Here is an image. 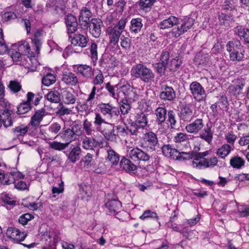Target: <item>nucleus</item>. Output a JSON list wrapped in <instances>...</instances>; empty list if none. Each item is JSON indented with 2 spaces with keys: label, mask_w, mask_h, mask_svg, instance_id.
I'll use <instances>...</instances> for the list:
<instances>
[{
  "label": "nucleus",
  "mask_w": 249,
  "mask_h": 249,
  "mask_svg": "<svg viewBox=\"0 0 249 249\" xmlns=\"http://www.w3.org/2000/svg\"><path fill=\"white\" fill-rule=\"evenodd\" d=\"M44 114L45 110L41 109L36 111L35 114L32 117L29 124L33 127L34 130H36L39 126Z\"/></svg>",
  "instance_id": "obj_26"
},
{
  "label": "nucleus",
  "mask_w": 249,
  "mask_h": 249,
  "mask_svg": "<svg viewBox=\"0 0 249 249\" xmlns=\"http://www.w3.org/2000/svg\"><path fill=\"white\" fill-rule=\"evenodd\" d=\"M69 39L71 44L74 46H78L82 48L85 47L88 43V39L84 35L80 34H76L74 36H72L71 35L69 36Z\"/></svg>",
  "instance_id": "obj_24"
},
{
  "label": "nucleus",
  "mask_w": 249,
  "mask_h": 249,
  "mask_svg": "<svg viewBox=\"0 0 249 249\" xmlns=\"http://www.w3.org/2000/svg\"><path fill=\"white\" fill-rule=\"evenodd\" d=\"M176 142L181 143L187 141L189 140L188 136L186 133H178L174 137Z\"/></svg>",
  "instance_id": "obj_62"
},
{
  "label": "nucleus",
  "mask_w": 249,
  "mask_h": 249,
  "mask_svg": "<svg viewBox=\"0 0 249 249\" xmlns=\"http://www.w3.org/2000/svg\"><path fill=\"white\" fill-rule=\"evenodd\" d=\"M62 81L66 84L71 86H75L78 82L76 75L71 72H65L62 77Z\"/></svg>",
  "instance_id": "obj_30"
},
{
  "label": "nucleus",
  "mask_w": 249,
  "mask_h": 249,
  "mask_svg": "<svg viewBox=\"0 0 249 249\" xmlns=\"http://www.w3.org/2000/svg\"><path fill=\"white\" fill-rule=\"evenodd\" d=\"M235 8L234 0H225L222 5V9L225 11H232Z\"/></svg>",
  "instance_id": "obj_55"
},
{
  "label": "nucleus",
  "mask_w": 249,
  "mask_h": 249,
  "mask_svg": "<svg viewBox=\"0 0 249 249\" xmlns=\"http://www.w3.org/2000/svg\"><path fill=\"white\" fill-rule=\"evenodd\" d=\"M182 62L181 59L179 57H176V58L171 60L169 69L170 71H176L181 65Z\"/></svg>",
  "instance_id": "obj_53"
},
{
  "label": "nucleus",
  "mask_w": 249,
  "mask_h": 249,
  "mask_svg": "<svg viewBox=\"0 0 249 249\" xmlns=\"http://www.w3.org/2000/svg\"><path fill=\"white\" fill-rule=\"evenodd\" d=\"M93 124L97 131L100 132L107 141L116 142L117 135L115 133L114 124L106 121L102 115L95 112Z\"/></svg>",
  "instance_id": "obj_1"
},
{
  "label": "nucleus",
  "mask_w": 249,
  "mask_h": 249,
  "mask_svg": "<svg viewBox=\"0 0 249 249\" xmlns=\"http://www.w3.org/2000/svg\"><path fill=\"white\" fill-rule=\"evenodd\" d=\"M121 103L120 108L122 114L123 115L128 114L131 109V106L128 103L127 100L126 99L122 100Z\"/></svg>",
  "instance_id": "obj_59"
},
{
  "label": "nucleus",
  "mask_w": 249,
  "mask_h": 249,
  "mask_svg": "<svg viewBox=\"0 0 249 249\" xmlns=\"http://www.w3.org/2000/svg\"><path fill=\"white\" fill-rule=\"evenodd\" d=\"M34 130L33 127L30 124L27 126L20 125L13 129V132L14 135L18 138L24 136L28 132L31 133L33 132Z\"/></svg>",
  "instance_id": "obj_31"
},
{
  "label": "nucleus",
  "mask_w": 249,
  "mask_h": 249,
  "mask_svg": "<svg viewBox=\"0 0 249 249\" xmlns=\"http://www.w3.org/2000/svg\"><path fill=\"white\" fill-rule=\"evenodd\" d=\"M167 118L171 127L175 128L177 123L175 112L173 110H168L167 112Z\"/></svg>",
  "instance_id": "obj_51"
},
{
  "label": "nucleus",
  "mask_w": 249,
  "mask_h": 249,
  "mask_svg": "<svg viewBox=\"0 0 249 249\" xmlns=\"http://www.w3.org/2000/svg\"><path fill=\"white\" fill-rule=\"evenodd\" d=\"M120 167L127 173H131L137 170V166L130 160L123 157L120 162Z\"/></svg>",
  "instance_id": "obj_25"
},
{
  "label": "nucleus",
  "mask_w": 249,
  "mask_h": 249,
  "mask_svg": "<svg viewBox=\"0 0 249 249\" xmlns=\"http://www.w3.org/2000/svg\"><path fill=\"white\" fill-rule=\"evenodd\" d=\"M106 33L108 37L109 43L113 45L118 43L122 34L112 26H109L107 28Z\"/></svg>",
  "instance_id": "obj_20"
},
{
  "label": "nucleus",
  "mask_w": 249,
  "mask_h": 249,
  "mask_svg": "<svg viewBox=\"0 0 249 249\" xmlns=\"http://www.w3.org/2000/svg\"><path fill=\"white\" fill-rule=\"evenodd\" d=\"M103 142L97 141L93 137H86L82 141V147L86 150H94L95 148L102 147Z\"/></svg>",
  "instance_id": "obj_17"
},
{
  "label": "nucleus",
  "mask_w": 249,
  "mask_h": 249,
  "mask_svg": "<svg viewBox=\"0 0 249 249\" xmlns=\"http://www.w3.org/2000/svg\"><path fill=\"white\" fill-rule=\"evenodd\" d=\"M120 45L123 50L128 51L131 47V39L128 37L122 36L120 38Z\"/></svg>",
  "instance_id": "obj_45"
},
{
  "label": "nucleus",
  "mask_w": 249,
  "mask_h": 249,
  "mask_svg": "<svg viewBox=\"0 0 249 249\" xmlns=\"http://www.w3.org/2000/svg\"><path fill=\"white\" fill-rule=\"evenodd\" d=\"M106 89L108 91L110 97H111L117 101L123 95L121 90V82L115 85V86L111 85L109 82L106 84Z\"/></svg>",
  "instance_id": "obj_12"
},
{
  "label": "nucleus",
  "mask_w": 249,
  "mask_h": 249,
  "mask_svg": "<svg viewBox=\"0 0 249 249\" xmlns=\"http://www.w3.org/2000/svg\"><path fill=\"white\" fill-rule=\"evenodd\" d=\"M131 75L136 78L149 83L154 80L155 74L153 71L143 64H137L131 69Z\"/></svg>",
  "instance_id": "obj_2"
},
{
  "label": "nucleus",
  "mask_w": 249,
  "mask_h": 249,
  "mask_svg": "<svg viewBox=\"0 0 249 249\" xmlns=\"http://www.w3.org/2000/svg\"><path fill=\"white\" fill-rule=\"evenodd\" d=\"M30 109V104L28 102H24L18 106L17 112L18 114H24L28 112Z\"/></svg>",
  "instance_id": "obj_49"
},
{
  "label": "nucleus",
  "mask_w": 249,
  "mask_h": 249,
  "mask_svg": "<svg viewBox=\"0 0 249 249\" xmlns=\"http://www.w3.org/2000/svg\"><path fill=\"white\" fill-rule=\"evenodd\" d=\"M199 137L209 144L211 143L213 139V131L211 127L207 124L206 127L199 133Z\"/></svg>",
  "instance_id": "obj_34"
},
{
  "label": "nucleus",
  "mask_w": 249,
  "mask_h": 249,
  "mask_svg": "<svg viewBox=\"0 0 249 249\" xmlns=\"http://www.w3.org/2000/svg\"><path fill=\"white\" fill-rule=\"evenodd\" d=\"M65 24L69 36L75 33L77 30L78 22L75 16L69 14L65 18Z\"/></svg>",
  "instance_id": "obj_18"
},
{
  "label": "nucleus",
  "mask_w": 249,
  "mask_h": 249,
  "mask_svg": "<svg viewBox=\"0 0 249 249\" xmlns=\"http://www.w3.org/2000/svg\"><path fill=\"white\" fill-rule=\"evenodd\" d=\"M158 217L157 214L155 212L148 210L145 211L140 218L142 220H145L148 218L157 219Z\"/></svg>",
  "instance_id": "obj_61"
},
{
  "label": "nucleus",
  "mask_w": 249,
  "mask_h": 249,
  "mask_svg": "<svg viewBox=\"0 0 249 249\" xmlns=\"http://www.w3.org/2000/svg\"><path fill=\"white\" fill-rule=\"evenodd\" d=\"M56 81L55 76L51 73H47L42 78V83L45 86H49Z\"/></svg>",
  "instance_id": "obj_44"
},
{
  "label": "nucleus",
  "mask_w": 249,
  "mask_h": 249,
  "mask_svg": "<svg viewBox=\"0 0 249 249\" xmlns=\"http://www.w3.org/2000/svg\"><path fill=\"white\" fill-rule=\"evenodd\" d=\"M143 27L142 19L137 18L131 20L129 30L132 33L138 34L140 33Z\"/></svg>",
  "instance_id": "obj_33"
},
{
  "label": "nucleus",
  "mask_w": 249,
  "mask_h": 249,
  "mask_svg": "<svg viewBox=\"0 0 249 249\" xmlns=\"http://www.w3.org/2000/svg\"><path fill=\"white\" fill-rule=\"evenodd\" d=\"M206 158H203L200 160H198V161L194 160L192 161V166L198 169H201L203 168H207V165H206Z\"/></svg>",
  "instance_id": "obj_54"
},
{
  "label": "nucleus",
  "mask_w": 249,
  "mask_h": 249,
  "mask_svg": "<svg viewBox=\"0 0 249 249\" xmlns=\"http://www.w3.org/2000/svg\"><path fill=\"white\" fill-rule=\"evenodd\" d=\"M156 0H140L139 6L140 8L145 10L147 8H150L155 3Z\"/></svg>",
  "instance_id": "obj_60"
},
{
  "label": "nucleus",
  "mask_w": 249,
  "mask_h": 249,
  "mask_svg": "<svg viewBox=\"0 0 249 249\" xmlns=\"http://www.w3.org/2000/svg\"><path fill=\"white\" fill-rule=\"evenodd\" d=\"M63 102L67 105L74 104L76 102L75 95L71 91L63 90L61 93Z\"/></svg>",
  "instance_id": "obj_35"
},
{
  "label": "nucleus",
  "mask_w": 249,
  "mask_h": 249,
  "mask_svg": "<svg viewBox=\"0 0 249 249\" xmlns=\"http://www.w3.org/2000/svg\"><path fill=\"white\" fill-rule=\"evenodd\" d=\"M74 128H76V127L74 126L72 129L64 127L62 131L60 132V134L63 137L64 139L71 142L75 139V135H80V133L76 129L74 130Z\"/></svg>",
  "instance_id": "obj_27"
},
{
  "label": "nucleus",
  "mask_w": 249,
  "mask_h": 249,
  "mask_svg": "<svg viewBox=\"0 0 249 249\" xmlns=\"http://www.w3.org/2000/svg\"><path fill=\"white\" fill-rule=\"evenodd\" d=\"M98 107L103 115L110 119L117 117L120 113L118 108L109 103H102L98 105Z\"/></svg>",
  "instance_id": "obj_9"
},
{
  "label": "nucleus",
  "mask_w": 249,
  "mask_h": 249,
  "mask_svg": "<svg viewBox=\"0 0 249 249\" xmlns=\"http://www.w3.org/2000/svg\"><path fill=\"white\" fill-rule=\"evenodd\" d=\"M107 160L111 162L112 166L118 164L120 160L119 155L113 149L109 148L107 150Z\"/></svg>",
  "instance_id": "obj_39"
},
{
  "label": "nucleus",
  "mask_w": 249,
  "mask_h": 249,
  "mask_svg": "<svg viewBox=\"0 0 249 249\" xmlns=\"http://www.w3.org/2000/svg\"><path fill=\"white\" fill-rule=\"evenodd\" d=\"M102 24V20L99 18H92L90 25H89V32L92 36L98 38L101 34V26Z\"/></svg>",
  "instance_id": "obj_19"
},
{
  "label": "nucleus",
  "mask_w": 249,
  "mask_h": 249,
  "mask_svg": "<svg viewBox=\"0 0 249 249\" xmlns=\"http://www.w3.org/2000/svg\"><path fill=\"white\" fill-rule=\"evenodd\" d=\"M179 23V19L174 16H170L169 18L162 20L159 24L160 29L165 30L171 28Z\"/></svg>",
  "instance_id": "obj_23"
},
{
  "label": "nucleus",
  "mask_w": 249,
  "mask_h": 249,
  "mask_svg": "<svg viewBox=\"0 0 249 249\" xmlns=\"http://www.w3.org/2000/svg\"><path fill=\"white\" fill-rule=\"evenodd\" d=\"M92 13L90 10L87 7L82 9L79 16V20L82 28L87 29L89 27L90 18L92 17Z\"/></svg>",
  "instance_id": "obj_14"
},
{
  "label": "nucleus",
  "mask_w": 249,
  "mask_h": 249,
  "mask_svg": "<svg viewBox=\"0 0 249 249\" xmlns=\"http://www.w3.org/2000/svg\"><path fill=\"white\" fill-rule=\"evenodd\" d=\"M127 22L126 18H123L119 20L117 24L114 26L113 27L123 33Z\"/></svg>",
  "instance_id": "obj_63"
},
{
  "label": "nucleus",
  "mask_w": 249,
  "mask_h": 249,
  "mask_svg": "<svg viewBox=\"0 0 249 249\" xmlns=\"http://www.w3.org/2000/svg\"><path fill=\"white\" fill-rule=\"evenodd\" d=\"M179 117L182 120L186 122H190L193 119V109L191 104H185L181 106Z\"/></svg>",
  "instance_id": "obj_15"
},
{
  "label": "nucleus",
  "mask_w": 249,
  "mask_h": 249,
  "mask_svg": "<svg viewBox=\"0 0 249 249\" xmlns=\"http://www.w3.org/2000/svg\"><path fill=\"white\" fill-rule=\"evenodd\" d=\"M48 144L50 148L55 150L62 151L68 147L70 143V142L62 143L57 141H53L49 142Z\"/></svg>",
  "instance_id": "obj_41"
},
{
  "label": "nucleus",
  "mask_w": 249,
  "mask_h": 249,
  "mask_svg": "<svg viewBox=\"0 0 249 249\" xmlns=\"http://www.w3.org/2000/svg\"><path fill=\"white\" fill-rule=\"evenodd\" d=\"M245 160L238 156L232 157L230 161L231 166L236 169H241L245 165Z\"/></svg>",
  "instance_id": "obj_40"
},
{
  "label": "nucleus",
  "mask_w": 249,
  "mask_h": 249,
  "mask_svg": "<svg viewBox=\"0 0 249 249\" xmlns=\"http://www.w3.org/2000/svg\"><path fill=\"white\" fill-rule=\"evenodd\" d=\"M155 114L159 125L158 132L163 133L164 129L162 127V123H164L167 114V110L164 107H159L155 110Z\"/></svg>",
  "instance_id": "obj_16"
},
{
  "label": "nucleus",
  "mask_w": 249,
  "mask_h": 249,
  "mask_svg": "<svg viewBox=\"0 0 249 249\" xmlns=\"http://www.w3.org/2000/svg\"><path fill=\"white\" fill-rule=\"evenodd\" d=\"M178 158L176 159L177 160H186L193 158L195 159V157H196V154L193 151L190 152H179L178 151Z\"/></svg>",
  "instance_id": "obj_48"
},
{
  "label": "nucleus",
  "mask_w": 249,
  "mask_h": 249,
  "mask_svg": "<svg viewBox=\"0 0 249 249\" xmlns=\"http://www.w3.org/2000/svg\"><path fill=\"white\" fill-rule=\"evenodd\" d=\"M232 150L233 147L231 145L225 143L217 149L216 153L219 157L224 159Z\"/></svg>",
  "instance_id": "obj_36"
},
{
  "label": "nucleus",
  "mask_w": 249,
  "mask_h": 249,
  "mask_svg": "<svg viewBox=\"0 0 249 249\" xmlns=\"http://www.w3.org/2000/svg\"><path fill=\"white\" fill-rule=\"evenodd\" d=\"M226 50L229 53L231 60L241 61L243 60L245 51L239 41H229L226 44Z\"/></svg>",
  "instance_id": "obj_3"
},
{
  "label": "nucleus",
  "mask_w": 249,
  "mask_h": 249,
  "mask_svg": "<svg viewBox=\"0 0 249 249\" xmlns=\"http://www.w3.org/2000/svg\"><path fill=\"white\" fill-rule=\"evenodd\" d=\"M42 36V32L40 30H37L34 33V37L32 39V42L36 47V53H38L41 45V39Z\"/></svg>",
  "instance_id": "obj_43"
},
{
  "label": "nucleus",
  "mask_w": 249,
  "mask_h": 249,
  "mask_svg": "<svg viewBox=\"0 0 249 249\" xmlns=\"http://www.w3.org/2000/svg\"><path fill=\"white\" fill-rule=\"evenodd\" d=\"M83 129L86 134L88 135H92L95 132V129L93 127L92 124L91 122L85 119L83 122Z\"/></svg>",
  "instance_id": "obj_46"
},
{
  "label": "nucleus",
  "mask_w": 249,
  "mask_h": 249,
  "mask_svg": "<svg viewBox=\"0 0 249 249\" xmlns=\"http://www.w3.org/2000/svg\"><path fill=\"white\" fill-rule=\"evenodd\" d=\"M237 85H232L229 87V92L234 96L239 95L242 90L243 87L245 86V82L244 79H239L237 82Z\"/></svg>",
  "instance_id": "obj_29"
},
{
  "label": "nucleus",
  "mask_w": 249,
  "mask_h": 249,
  "mask_svg": "<svg viewBox=\"0 0 249 249\" xmlns=\"http://www.w3.org/2000/svg\"><path fill=\"white\" fill-rule=\"evenodd\" d=\"M106 207L108 209L110 213L116 214L122 208L121 202L117 199L108 200L106 203Z\"/></svg>",
  "instance_id": "obj_28"
},
{
  "label": "nucleus",
  "mask_w": 249,
  "mask_h": 249,
  "mask_svg": "<svg viewBox=\"0 0 249 249\" xmlns=\"http://www.w3.org/2000/svg\"><path fill=\"white\" fill-rule=\"evenodd\" d=\"M204 123L202 119L197 118L186 126V129L189 133L196 134L203 127Z\"/></svg>",
  "instance_id": "obj_21"
},
{
  "label": "nucleus",
  "mask_w": 249,
  "mask_h": 249,
  "mask_svg": "<svg viewBox=\"0 0 249 249\" xmlns=\"http://www.w3.org/2000/svg\"><path fill=\"white\" fill-rule=\"evenodd\" d=\"M140 129L142 128L135 123L132 122L129 126H127V135L128 134L137 135Z\"/></svg>",
  "instance_id": "obj_58"
},
{
  "label": "nucleus",
  "mask_w": 249,
  "mask_h": 249,
  "mask_svg": "<svg viewBox=\"0 0 249 249\" xmlns=\"http://www.w3.org/2000/svg\"><path fill=\"white\" fill-rule=\"evenodd\" d=\"M9 53L13 61L17 63L20 62L22 58V56L23 55L17 49V48H12L10 50Z\"/></svg>",
  "instance_id": "obj_50"
},
{
  "label": "nucleus",
  "mask_w": 249,
  "mask_h": 249,
  "mask_svg": "<svg viewBox=\"0 0 249 249\" xmlns=\"http://www.w3.org/2000/svg\"><path fill=\"white\" fill-rule=\"evenodd\" d=\"M64 153L71 162L74 163L80 159L81 149L78 145H72L69 149L64 151Z\"/></svg>",
  "instance_id": "obj_10"
},
{
  "label": "nucleus",
  "mask_w": 249,
  "mask_h": 249,
  "mask_svg": "<svg viewBox=\"0 0 249 249\" xmlns=\"http://www.w3.org/2000/svg\"><path fill=\"white\" fill-rule=\"evenodd\" d=\"M158 138L155 133L153 132L146 133L141 142V146L146 149L147 151H155L158 146Z\"/></svg>",
  "instance_id": "obj_6"
},
{
  "label": "nucleus",
  "mask_w": 249,
  "mask_h": 249,
  "mask_svg": "<svg viewBox=\"0 0 249 249\" xmlns=\"http://www.w3.org/2000/svg\"><path fill=\"white\" fill-rule=\"evenodd\" d=\"M19 230L16 228L9 227L6 231V235L9 238L13 240H19V238L17 236V234H19Z\"/></svg>",
  "instance_id": "obj_52"
},
{
  "label": "nucleus",
  "mask_w": 249,
  "mask_h": 249,
  "mask_svg": "<svg viewBox=\"0 0 249 249\" xmlns=\"http://www.w3.org/2000/svg\"><path fill=\"white\" fill-rule=\"evenodd\" d=\"M195 19L191 17H185L179 19V23L177 27L172 30V34L175 37H178L180 35L187 32L194 24Z\"/></svg>",
  "instance_id": "obj_5"
},
{
  "label": "nucleus",
  "mask_w": 249,
  "mask_h": 249,
  "mask_svg": "<svg viewBox=\"0 0 249 249\" xmlns=\"http://www.w3.org/2000/svg\"><path fill=\"white\" fill-rule=\"evenodd\" d=\"M17 18L16 14L11 11L4 12L1 16L2 21L4 22L10 21Z\"/></svg>",
  "instance_id": "obj_56"
},
{
  "label": "nucleus",
  "mask_w": 249,
  "mask_h": 249,
  "mask_svg": "<svg viewBox=\"0 0 249 249\" xmlns=\"http://www.w3.org/2000/svg\"><path fill=\"white\" fill-rule=\"evenodd\" d=\"M160 98L164 101L172 102L176 98L175 90L172 87L163 85L161 87Z\"/></svg>",
  "instance_id": "obj_11"
},
{
  "label": "nucleus",
  "mask_w": 249,
  "mask_h": 249,
  "mask_svg": "<svg viewBox=\"0 0 249 249\" xmlns=\"http://www.w3.org/2000/svg\"><path fill=\"white\" fill-rule=\"evenodd\" d=\"M96 90V87H93L86 103H80L77 105V108L80 111H87L91 108L92 105L94 104L93 100L95 98Z\"/></svg>",
  "instance_id": "obj_13"
},
{
  "label": "nucleus",
  "mask_w": 249,
  "mask_h": 249,
  "mask_svg": "<svg viewBox=\"0 0 249 249\" xmlns=\"http://www.w3.org/2000/svg\"><path fill=\"white\" fill-rule=\"evenodd\" d=\"M134 123L142 129H143L147 125V119L146 114L142 112L137 113L135 116V121Z\"/></svg>",
  "instance_id": "obj_37"
},
{
  "label": "nucleus",
  "mask_w": 249,
  "mask_h": 249,
  "mask_svg": "<svg viewBox=\"0 0 249 249\" xmlns=\"http://www.w3.org/2000/svg\"><path fill=\"white\" fill-rule=\"evenodd\" d=\"M129 158L134 162L141 161L148 162L150 159V156L138 147H135L128 151Z\"/></svg>",
  "instance_id": "obj_8"
},
{
  "label": "nucleus",
  "mask_w": 249,
  "mask_h": 249,
  "mask_svg": "<svg viewBox=\"0 0 249 249\" xmlns=\"http://www.w3.org/2000/svg\"><path fill=\"white\" fill-rule=\"evenodd\" d=\"M0 105L3 108L0 109V128L2 126L5 128L13 125V121L11 115L13 112L12 105L7 102L2 101Z\"/></svg>",
  "instance_id": "obj_4"
},
{
  "label": "nucleus",
  "mask_w": 249,
  "mask_h": 249,
  "mask_svg": "<svg viewBox=\"0 0 249 249\" xmlns=\"http://www.w3.org/2000/svg\"><path fill=\"white\" fill-rule=\"evenodd\" d=\"M61 129V125L58 123H54L52 124L48 128L50 133L54 134H57Z\"/></svg>",
  "instance_id": "obj_64"
},
{
  "label": "nucleus",
  "mask_w": 249,
  "mask_h": 249,
  "mask_svg": "<svg viewBox=\"0 0 249 249\" xmlns=\"http://www.w3.org/2000/svg\"><path fill=\"white\" fill-rule=\"evenodd\" d=\"M90 57L94 65L98 59L97 45L95 43H92L90 47Z\"/></svg>",
  "instance_id": "obj_47"
},
{
  "label": "nucleus",
  "mask_w": 249,
  "mask_h": 249,
  "mask_svg": "<svg viewBox=\"0 0 249 249\" xmlns=\"http://www.w3.org/2000/svg\"><path fill=\"white\" fill-rule=\"evenodd\" d=\"M195 60L198 65L205 66L209 62V56L208 55H199L195 58Z\"/></svg>",
  "instance_id": "obj_57"
},
{
  "label": "nucleus",
  "mask_w": 249,
  "mask_h": 249,
  "mask_svg": "<svg viewBox=\"0 0 249 249\" xmlns=\"http://www.w3.org/2000/svg\"><path fill=\"white\" fill-rule=\"evenodd\" d=\"M13 47L16 48L22 55L30 54L31 56L32 55V53H30L31 49L29 44L25 40H21Z\"/></svg>",
  "instance_id": "obj_32"
},
{
  "label": "nucleus",
  "mask_w": 249,
  "mask_h": 249,
  "mask_svg": "<svg viewBox=\"0 0 249 249\" xmlns=\"http://www.w3.org/2000/svg\"><path fill=\"white\" fill-rule=\"evenodd\" d=\"M234 32L241 39H244L245 43L249 38V29L245 27L237 26L235 28Z\"/></svg>",
  "instance_id": "obj_38"
},
{
  "label": "nucleus",
  "mask_w": 249,
  "mask_h": 249,
  "mask_svg": "<svg viewBox=\"0 0 249 249\" xmlns=\"http://www.w3.org/2000/svg\"><path fill=\"white\" fill-rule=\"evenodd\" d=\"M47 100L52 103H58L61 101V95L57 90H54L49 91L46 95Z\"/></svg>",
  "instance_id": "obj_42"
},
{
  "label": "nucleus",
  "mask_w": 249,
  "mask_h": 249,
  "mask_svg": "<svg viewBox=\"0 0 249 249\" xmlns=\"http://www.w3.org/2000/svg\"><path fill=\"white\" fill-rule=\"evenodd\" d=\"M189 90L194 99L198 102L205 101L207 94L204 88L197 81L192 82L189 86Z\"/></svg>",
  "instance_id": "obj_7"
},
{
  "label": "nucleus",
  "mask_w": 249,
  "mask_h": 249,
  "mask_svg": "<svg viewBox=\"0 0 249 249\" xmlns=\"http://www.w3.org/2000/svg\"><path fill=\"white\" fill-rule=\"evenodd\" d=\"M76 72L84 78L89 79L93 76L94 70L89 65L81 64L77 66Z\"/></svg>",
  "instance_id": "obj_22"
}]
</instances>
